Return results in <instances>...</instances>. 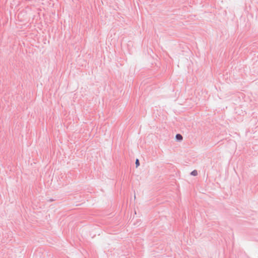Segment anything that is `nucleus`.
<instances>
[{
  "label": "nucleus",
  "instance_id": "1",
  "mask_svg": "<svg viewBox=\"0 0 258 258\" xmlns=\"http://www.w3.org/2000/svg\"><path fill=\"white\" fill-rule=\"evenodd\" d=\"M176 138L178 140H181L182 139V136L181 135L177 134L176 136Z\"/></svg>",
  "mask_w": 258,
  "mask_h": 258
},
{
  "label": "nucleus",
  "instance_id": "2",
  "mask_svg": "<svg viewBox=\"0 0 258 258\" xmlns=\"http://www.w3.org/2000/svg\"><path fill=\"white\" fill-rule=\"evenodd\" d=\"M191 174L193 176H196L198 174V172L197 170H195L191 172Z\"/></svg>",
  "mask_w": 258,
  "mask_h": 258
},
{
  "label": "nucleus",
  "instance_id": "3",
  "mask_svg": "<svg viewBox=\"0 0 258 258\" xmlns=\"http://www.w3.org/2000/svg\"><path fill=\"white\" fill-rule=\"evenodd\" d=\"M136 165L137 167L139 166L140 165L139 160L138 159H137L136 161Z\"/></svg>",
  "mask_w": 258,
  "mask_h": 258
}]
</instances>
